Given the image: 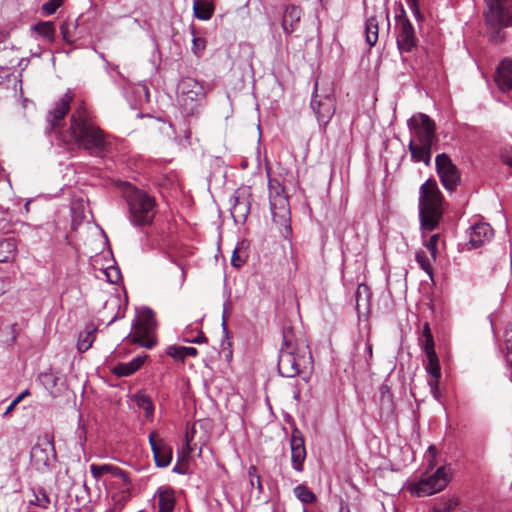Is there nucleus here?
I'll return each instance as SVG.
<instances>
[{
    "label": "nucleus",
    "instance_id": "obj_28",
    "mask_svg": "<svg viewBox=\"0 0 512 512\" xmlns=\"http://www.w3.org/2000/svg\"><path fill=\"white\" fill-rule=\"evenodd\" d=\"M378 34H379V23L376 17L371 16L367 18L365 22V38L366 43L372 47L374 46L378 41Z\"/></svg>",
    "mask_w": 512,
    "mask_h": 512
},
{
    "label": "nucleus",
    "instance_id": "obj_60",
    "mask_svg": "<svg viewBox=\"0 0 512 512\" xmlns=\"http://www.w3.org/2000/svg\"><path fill=\"white\" fill-rule=\"evenodd\" d=\"M191 342L200 344V343L207 342V338L204 336V334L201 333L196 338H194Z\"/></svg>",
    "mask_w": 512,
    "mask_h": 512
},
{
    "label": "nucleus",
    "instance_id": "obj_1",
    "mask_svg": "<svg viewBox=\"0 0 512 512\" xmlns=\"http://www.w3.org/2000/svg\"><path fill=\"white\" fill-rule=\"evenodd\" d=\"M70 93L55 103L47 115L48 129L55 133L58 144L68 151L83 149L91 156L103 157L109 147L105 133L97 126L84 104H80L72 113L70 124L63 123L70 109Z\"/></svg>",
    "mask_w": 512,
    "mask_h": 512
},
{
    "label": "nucleus",
    "instance_id": "obj_58",
    "mask_svg": "<svg viewBox=\"0 0 512 512\" xmlns=\"http://www.w3.org/2000/svg\"><path fill=\"white\" fill-rule=\"evenodd\" d=\"M17 405H18V404L13 400V401L9 404V406L6 408V410L4 411V413H3V415H2V416H3V417H8V416L11 414V412L15 409V407H16Z\"/></svg>",
    "mask_w": 512,
    "mask_h": 512
},
{
    "label": "nucleus",
    "instance_id": "obj_54",
    "mask_svg": "<svg viewBox=\"0 0 512 512\" xmlns=\"http://www.w3.org/2000/svg\"><path fill=\"white\" fill-rule=\"evenodd\" d=\"M110 467L112 469L109 470V474H112L114 476H119V477L125 479V472L123 470H121L119 467H117L115 465H111V464H110Z\"/></svg>",
    "mask_w": 512,
    "mask_h": 512
},
{
    "label": "nucleus",
    "instance_id": "obj_57",
    "mask_svg": "<svg viewBox=\"0 0 512 512\" xmlns=\"http://www.w3.org/2000/svg\"><path fill=\"white\" fill-rule=\"evenodd\" d=\"M452 509L451 503H445L434 508L435 512H448Z\"/></svg>",
    "mask_w": 512,
    "mask_h": 512
},
{
    "label": "nucleus",
    "instance_id": "obj_35",
    "mask_svg": "<svg viewBox=\"0 0 512 512\" xmlns=\"http://www.w3.org/2000/svg\"><path fill=\"white\" fill-rule=\"evenodd\" d=\"M356 306L359 308L361 306V303L363 302L365 306H368L369 304V288L365 284H359L356 290Z\"/></svg>",
    "mask_w": 512,
    "mask_h": 512
},
{
    "label": "nucleus",
    "instance_id": "obj_46",
    "mask_svg": "<svg viewBox=\"0 0 512 512\" xmlns=\"http://www.w3.org/2000/svg\"><path fill=\"white\" fill-rule=\"evenodd\" d=\"M439 234H433L426 242L425 246L430 251L432 257L435 259L438 251Z\"/></svg>",
    "mask_w": 512,
    "mask_h": 512
},
{
    "label": "nucleus",
    "instance_id": "obj_37",
    "mask_svg": "<svg viewBox=\"0 0 512 512\" xmlns=\"http://www.w3.org/2000/svg\"><path fill=\"white\" fill-rule=\"evenodd\" d=\"M30 504L47 509L50 504V498L44 490H40L39 494L34 493V499L30 500Z\"/></svg>",
    "mask_w": 512,
    "mask_h": 512
},
{
    "label": "nucleus",
    "instance_id": "obj_24",
    "mask_svg": "<svg viewBox=\"0 0 512 512\" xmlns=\"http://www.w3.org/2000/svg\"><path fill=\"white\" fill-rule=\"evenodd\" d=\"M97 328L94 324H88L85 326L84 331L80 332L77 342V349L79 352H86L93 344L95 340Z\"/></svg>",
    "mask_w": 512,
    "mask_h": 512
},
{
    "label": "nucleus",
    "instance_id": "obj_56",
    "mask_svg": "<svg viewBox=\"0 0 512 512\" xmlns=\"http://www.w3.org/2000/svg\"><path fill=\"white\" fill-rule=\"evenodd\" d=\"M420 337H433L432 335V332H431V329H430V326H429V323L428 322H425L423 324V330H422V334Z\"/></svg>",
    "mask_w": 512,
    "mask_h": 512
},
{
    "label": "nucleus",
    "instance_id": "obj_44",
    "mask_svg": "<svg viewBox=\"0 0 512 512\" xmlns=\"http://www.w3.org/2000/svg\"><path fill=\"white\" fill-rule=\"evenodd\" d=\"M248 476H249L251 487H254V480L257 481V490H258L259 493H262L263 492V486H262V483H261V478H260V476L257 473L256 466L252 465V466L249 467V469H248Z\"/></svg>",
    "mask_w": 512,
    "mask_h": 512
},
{
    "label": "nucleus",
    "instance_id": "obj_29",
    "mask_svg": "<svg viewBox=\"0 0 512 512\" xmlns=\"http://www.w3.org/2000/svg\"><path fill=\"white\" fill-rule=\"evenodd\" d=\"M213 5L206 0H194L193 12L196 18L200 20H209L213 14Z\"/></svg>",
    "mask_w": 512,
    "mask_h": 512
},
{
    "label": "nucleus",
    "instance_id": "obj_33",
    "mask_svg": "<svg viewBox=\"0 0 512 512\" xmlns=\"http://www.w3.org/2000/svg\"><path fill=\"white\" fill-rule=\"evenodd\" d=\"M130 93L133 94L135 98V103L141 105L143 103H147L149 101V90L148 87L144 84H135L131 89Z\"/></svg>",
    "mask_w": 512,
    "mask_h": 512
},
{
    "label": "nucleus",
    "instance_id": "obj_22",
    "mask_svg": "<svg viewBox=\"0 0 512 512\" xmlns=\"http://www.w3.org/2000/svg\"><path fill=\"white\" fill-rule=\"evenodd\" d=\"M54 447L52 442L45 440L42 443H37L31 450V457L37 464L47 466L50 458L53 455Z\"/></svg>",
    "mask_w": 512,
    "mask_h": 512
},
{
    "label": "nucleus",
    "instance_id": "obj_20",
    "mask_svg": "<svg viewBox=\"0 0 512 512\" xmlns=\"http://www.w3.org/2000/svg\"><path fill=\"white\" fill-rule=\"evenodd\" d=\"M149 442L153 451L156 466L161 468L167 467L172 460V448L161 441L156 442L154 440V433L149 435Z\"/></svg>",
    "mask_w": 512,
    "mask_h": 512
},
{
    "label": "nucleus",
    "instance_id": "obj_47",
    "mask_svg": "<svg viewBox=\"0 0 512 512\" xmlns=\"http://www.w3.org/2000/svg\"><path fill=\"white\" fill-rule=\"evenodd\" d=\"M436 448L434 445H430L426 451L425 459L427 462V466L430 469H433L436 466Z\"/></svg>",
    "mask_w": 512,
    "mask_h": 512
},
{
    "label": "nucleus",
    "instance_id": "obj_59",
    "mask_svg": "<svg viewBox=\"0 0 512 512\" xmlns=\"http://www.w3.org/2000/svg\"><path fill=\"white\" fill-rule=\"evenodd\" d=\"M30 394L29 390L26 389L22 393H20L17 397H15L14 401L19 404L26 396Z\"/></svg>",
    "mask_w": 512,
    "mask_h": 512
},
{
    "label": "nucleus",
    "instance_id": "obj_7",
    "mask_svg": "<svg viewBox=\"0 0 512 512\" xmlns=\"http://www.w3.org/2000/svg\"><path fill=\"white\" fill-rule=\"evenodd\" d=\"M268 191L273 221L291 230V227L287 225L290 221V206L284 186L278 179L269 178Z\"/></svg>",
    "mask_w": 512,
    "mask_h": 512
},
{
    "label": "nucleus",
    "instance_id": "obj_27",
    "mask_svg": "<svg viewBox=\"0 0 512 512\" xmlns=\"http://www.w3.org/2000/svg\"><path fill=\"white\" fill-rule=\"evenodd\" d=\"M194 433H195V427L194 426L192 427L191 431H187L186 432V444L182 448L181 455L178 458V462L176 463V465L172 469V471L174 473H177V474H186L187 473L186 467L183 464H181L180 461L182 459H184L185 457H187L192 452V448L190 446V442L193 440V434Z\"/></svg>",
    "mask_w": 512,
    "mask_h": 512
},
{
    "label": "nucleus",
    "instance_id": "obj_16",
    "mask_svg": "<svg viewBox=\"0 0 512 512\" xmlns=\"http://www.w3.org/2000/svg\"><path fill=\"white\" fill-rule=\"evenodd\" d=\"M290 446L292 467L295 471L302 472L306 459V448L302 434L298 429L292 431Z\"/></svg>",
    "mask_w": 512,
    "mask_h": 512
},
{
    "label": "nucleus",
    "instance_id": "obj_52",
    "mask_svg": "<svg viewBox=\"0 0 512 512\" xmlns=\"http://www.w3.org/2000/svg\"><path fill=\"white\" fill-rule=\"evenodd\" d=\"M182 351H183V354H184V359L186 357H195L198 354V350L196 348H194V347H184L183 346Z\"/></svg>",
    "mask_w": 512,
    "mask_h": 512
},
{
    "label": "nucleus",
    "instance_id": "obj_17",
    "mask_svg": "<svg viewBox=\"0 0 512 512\" xmlns=\"http://www.w3.org/2000/svg\"><path fill=\"white\" fill-rule=\"evenodd\" d=\"M427 360L424 362L426 372L429 374L427 380L431 393L435 399L440 398L439 379L441 377V368L437 354L426 355Z\"/></svg>",
    "mask_w": 512,
    "mask_h": 512
},
{
    "label": "nucleus",
    "instance_id": "obj_23",
    "mask_svg": "<svg viewBox=\"0 0 512 512\" xmlns=\"http://www.w3.org/2000/svg\"><path fill=\"white\" fill-rule=\"evenodd\" d=\"M408 148L411 153V158L414 162H423L427 166L430 165L432 147L425 146L419 143L417 144L414 140H410Z\"/></svg>",
    "mask_w": 512,
    "mask_h": 512
},
{
    "label": "nucleus",
    "instance_id": "obj_34",
    "mask_svg": "<svg viewBox=\"0 0 512 512\" xmlns=\"http://www.w3.org/2000/svg\"><path fill=\"white\" fill-rule=\"evenodd\" d=\"M39 379H40L41 383L44 385V387L50 393L54 392V389L57 386L58 377L52 370L41 373L39 375Z\"/></svg>",
    "mask_w": 512,
    "mask_h": 512
},
{
    "label": "nucleus",
    "instance_id": "obj_62",
    "mask_svg": "<svg viewBox=\"0 0 512 512\" xmlns=\"http://www.w3.org/2000/svg\"><path fill=\"white\" fill-rule=\"evenodd\" d=\"M380 392H381L382 396L384 397L385 394L389 393L388 386L387 385H381Z\"/></svg>",
    "mask_w": 512,
    "mask_h": 512
},
{
    "label": "nucleus",
    "instance_id": "obj_61",
    "mask_svg": "<svg viewBox=\"0 0 512 512\" xmlns=\"http://www.w3.org/2000/svg\"><path fill=\"white\" fill-rule=\"evenodd\" d=\"M125 317V310H121L119 309L116 316H114L108 324H111L112 322H114L117 318H124Z\"/></svg>",
    "mask_w": 512,
    "mask_h": 512
},
{
    "label": "nucleus",
    "instance_id": "obj_40",
    "mask_svg": "<svg viewBox=\"0 0 512 512\" xmlns=\"http://www.w3.org/2000/svg\"><path fill=\"white\" fill-rule=\"evenodd\" d=\"M148 355L144 352L137 354L130 360V374L138 371L147 360Z\"/></svg>",
    "mask_w": 512,
    "mask_h": 512
},
{
    "label": "nucleus",
    "instance_id": "obj_3",
    "mask_svg": "<svg viewBox=\"0 0 512 512\" xmlns=\"http://www.w3.org/2000/svg\"><path fill=\"white\" fill-rule=\"evenodd\" d=\"M442 194L435 180H426L419 189V217L421 228L432 231L442 217Z\"/></svg>",
    "mask_w": 512,
    "mask_h": 512
},
{
    "label": "nucleus",
    "instance_id": "obj_14",
    "mask_svg": "<svg viewBox=\"0 0 512 512\" xmlns=\"http://www.w3.org/2000/svg\"><path fill=\"white\" fill-rule=\"evenodd\" d=\"M249 188L237 189L231 198L230 213L236 223H244L250 213Z\"/></svg>",
    "mask_w": 512,
    "mask_h": 512
},
{
    "label": "nucleus",
    "instance_id": "obj_32",
    "mask_svg": "<svg viewBox=\"0 0 512 512\" xmlns=\"http://www.w3.org/2000/svg\"><path fill=\"white\" fill-rule=\"evenodd\" d=\"M293 492L303 504H310L316 500V495L304 484L297 485Z\"/></svg>",
    "mask_w": 512,
    "mask_h": 512
},
{
    "label": "nucleus",
    "instance_id": "obj_31",
    "mask_svg": "<svg viewBox=\"0 0 512 512\" xmlns=\"http://www.w3.org/2000/svg\"><path fill=\"white\" fill-rule=\"evenodd\" d=\"M32 30L49 41L55 38V27L51 21L39 22L32 27Z\"/></svg>",
    "mask_w": 512,
    "mask_h": 512
},
{
    "label": "nucleus",
    "instance_id": "obj_50",
    "mask_svg": "<svg viewBox=\"0 0 512 512\" xmlns=\"http://www.w3.org/2000/svg\"><path fill=\"white\" fill-rule=\"evenodd\" d=\"M111 371L117 377L128 376V364L119 363L111 368Z\"/></svg>",
    "mask_w": 512,
    "mask_h": 512
},
{
    "label": "nucleus",
    "instance_id": "obj_30",
    "mask_svg": "<svg viewBox=\"0 0 512 512\" xmlns=\"http://www.w3.org/2000/svg\"><path fill=\"white\" fill-rule=\"evenodd\" d=\"M175 506L174 494L171 490L159 492L158 496V512H172Z\"/></svg>",
    "mask_w": 512,
    "mask_h": 512
},
{
    "label": "nucleus",
    "instance_id": "obj_21",
    "mask_svg": "<svg viewBox=\"0 0 512 512\" xmlns=\"http://www.w3.org/2000/svg\"><path fill=\"white\" fill-rule=\"evenodd\" d=\"M355 359H354V362L359 364V365H365V366H370V362L372 360V357H373V352H372V344L370 343L369 341V338L366 337H360L356 342H355Z\"/></svg>",
    "mask_w": 512,
    "mask_h": 512
},
{
    "label": "nucleus",
    "instance_id": "obj_12",
    "mask_svg": "<svg viewBox=\"0 0 512 512\" xmlns=\"http://www.w3.org/2000/svg\"><path fill=\"white\" fill-rule=\"evenodd\" d=\"M397 46L401 52H411L417 45L415 30L402 7L396 15Z\"/></svg>",
    "mask_w": 512,
    "mask_h": 512
},
{
    "label": "nucleus",
    "instance_id": "obj_8",
    "mask_svg": "<svg viewBox=\"0 0 512 512\" xmlns=\"http://www.w3.org/2000/svg\"><path fill=\"white\" fill-rule=\"evenodd\" d=\"M311 109L320 125L326 126L335 113V98L330 87H320L316 82L312 94Z\"/></svg>",
    "mask_w": 512,
    "mask_h": 512
},
{
    "label": "nucleus",
    "instance_id": "obj_25",
    "mask_svg": "<svg viewBox=\"0 0 512 512\" xmlns=\"http://www.w3.org/2000/svg\"><path fill=\"white\" fill-rule=\"evenodd\" d=\"M17 249L16 240L12 237L0 240V263L10 262L14 259Z\"/></svg>",
    "mask_w": 512,
    "mask_h": 512
},
{
    "label": "nucleus",
    "instance_id": "obj_45",
    "mask_svg": "<svg viewBox=\"0 0 512 512\" xmlns=\"http://www.w3.org/2000/svg\"><path fill=\"white\" fill-rule=\"evenodd\" d=\"M71 28H75L73 21H66L60 26L61 34L66 42H72L74 40V36L70 31Z\"/></svg>",
    "mask_w": 512,
    "mask_h": 512
},
{
    "label": "nucleus",
    "instance_id": "obj_13",
    "mask_svg": "<svg viewBox=\"0 0 512 512\" xmlns=\"http://www.w3.org/2000/svg\"><path fill=\"white\" fill-rule=\"evenodd\" d=\"M408 125L410 129L414 130L416 139L419 144L432 147L436 139L435 122L426 114H418L413 116Z\"/></svg>",
    "mask_w": 512,
    "mask_h": 512
},
{
    "label": "nucleus",
    "instance_id": "obj_4",
    "mask_svg": "<svg viewBox=\"0 0 512 512\" xmlns=\"http://www.w3.org/2000/svg\"><path fill=\"white\" fill-rule=\"evenodd\" d=\"M135 317L130 327V345L152 349L156 345L157 321L154 311L147 306H136Z\"/></svg>",
    "mask_w": 512,
    "mask_h": 512
},
{
    "label": "nucleus",
    "instance_id": "obj_43",
    "mask_svg": "<svg viewBox=\"0 0 512 512\" xmlns=\"http://www.w3.org/2000/svg\"><path fill=\"white\" fill-rule=\"evenodd\" d=\"M110 469H112L110 467V464H103V465L92 464V465H90V472L95 480H99L100 477L104 474H109Z\"/></svg>",
    "mask_w": 512,
    "mask_h": 512
},
{
    "label": "nucleus",
    "instance_id": "obj_19",
    "mask_svg": "<svg viewBox=\"0 0 512 512\" xmlns=\"http://www.w3.org/2000/svg\"><path fill=\"white\" fill-rule=\"evenodd\" d=\"M495 83L502 92L512 91V59H503L496 68Z\"/></svg>",
    "mask_w": 512,
    "mask_h": 512
},
{
    "label": "nucleus",
    "instance_id": "obj_2",
    "mask_svg": "<svg viewBox=\"0 0 512 512\" xmlns=\"http://www.w3.org/2000/svg\"><path fill=\"white\" fill-rule=\"evenodd\" d=\"M312 364L309 347L294 340L292 329L283 330V343L279 352L278 371L283 377L292 378Z\"/></svg>",
    "mask_w": 512,
    "mask_h": 512
},
{
    "label": "nucleus",
    "instance_id": "obj_15",
    "mask_svg": "<svg viewBox=\"0 0 512 512\" xmlns=\"http://www.w3.org/2000/svg\"><path fill=\"white\" fill-rule=\"evenodd\" d=\"M494 236L493 228L484 222L471 225L467 230L468 245L471 249L479 248L490 242Z\"/></svg>",
    "mask_w": 512,
    "mask_h": 512
},
{
    "label": "nucleus",
    "instance_id": "obj_49",
    "mask_svg": "<svg viewBox=\"0 0 512 512\" xmlns=\"http://www.w3.org/2000/svg\"><path fill=\"white\" fill-rule=\"evenodd\" d=\"M183 346H169L167 349V354L171 356L174 359L184 360V354H183Z\"/></svg>",
    "mask_w": 512,
    "mask_h": 512
},
{
    "label": "nucleus",
    "instance_id": "obj_51",
    "mask_svg": "<svg viewBox=\"0 0 512 512\" xmlns=\"http://www.w3.org/2000/svg\"><path fill=\"white\" fill-rule=\"evenodd\" d=\"M407 5L410 8V10L412 11L414 17L418 21H421L423 19V16H422V14L420 12L417 0H407Z\"/></svg>",
    "mask_w": 512,
    "mask_h": 512
},
{
    "label": "nucleus",
    "instance_id": "obj_18",
    "mask_svg": "<svg viewBox=\"0 0 512 512\" xmlns=\"http://www.w3.org/2000/svg\"><path fill=\"white\" fill-rule=\"evenodd\" d=\"M303 16V9L294 4H288L284 7L281 19V27L284 33L290 35L295 32L300 25Z\"/></svg>",
    "mask_w": 512,
    "mask_h": 512
},
{
    "label": "nucleus",
    "instance_id": "obj_10",
    "mask_svg": "<svg viewBox=\"0 0 512 512\" xmlns=\"http://www.w3.org/2000/svg\"><path fill=\"white\" fill-rule=\"evenodd\" d=\"M488 10L485 13L487 25L500 29L512 23V0H486Z\"/></svg>",
    "mask_w": 512,
    "mask_h": 512
},
{
    "label": "nucleus",
    "instance_id": "obj_26",
    "mask_svg": "<svg viewBox=\"0 0 512 512\" xmlns=\"http://www.w3.org/2000/svg\"><path fill=\"white\" fill-rule=\"evenodd\" d=\"M132 400L135 401L138 408L144 410L145 417L148 420H152L154 415V404L151 400V397L144 391H139L133 396Z\"/></svg>",
    "mask_w": 512,
    "mask_h": 512
},
{
    "label": "nucleus",
    "instance_id": "obj_11",
    "mask_svg": "<svg viewBox=\"0 0 512 512\" xmlns=\"http://www.w3.org/2000/svg\"><path fill=\"white\" fill-rule=\"evenodd\" d=\"M435 164L443 187L450 192L454 191L460 183V173L456 165L445 153L436 156Z\"/></svg>",
    "mask_w": 512,
    "mask_h": 512
},
{
    "label": "nucleus",
    "instance_id": "obj_64",
    "mask_svg": "<svg viewBox=\"0 0 512 512\" xmlns=\"http://www.w3.org/2000/svg\"><path fill=\"white\" fill-rule=\"evenodd\" d=\"M5 292V284L2 279H0V295Z\"/></svg>",
    "mask_w": 512,
    "mask_h": 512
},
{
    "label": "nucleus",
    "instance_id": "obj_42",
    "mask_svg": "<svg viewBox=\"0 0 512 512\" xmlns=\"http://www.w3.org/2000/svg\"><path fill=\"white\" fill-rule=\"evenodd\" d=\"M419 344L426 355L436 353L433 337H419Z\"/></svg>",
    "mask_w": 512,
    "mask_h": 512
},
{
    "label": "nucleus",
    "instance_id": "obj_36",
    "mask_svg": "<svg viewBox=\"0 0 512 512\" xmlns=\"http://www.w3.org/2000/svg\"><path fill=\"white\" fill-rule=\"evenodd\" d=\"M416 262L419 266L430 276L432 277V268L430 264V260L427 254L424 251H418L415 255Z\"/></svg>",
    "mask_w": 512,
    "mask_h": 512
},
{
    "label": "nucleus",
    "instance_id": "obj_48",
    "mask_svg": "<svg viewBox=\"0 0 512 512\" xmlns=\"http://www.w3.org/2000/svg\"><path fill=\"white\" fill-rule=\"evenodd\" d=\"M506 348V359L507 362L512 366V322L509 324V329L506 332Z\"/></svg>",
    "mask_w": 512,
    "mask_h": 512
},
{
    "label": "nucleus",
    "instance_id": "obj_41",
    "mask_svg": "<svg viewBox=\"0 0 512 512\" xmlns=\"http://www.w3.org/2000/svg\"><path fill=\"white\" fill-rule=\"evenodd\" d=\"M64 0H48L42 5V12L44 15H52L62 5Z\"/></svg>",
    "mask_w": 512,
    "mask_h": 512
},
{
    "label": "nucleus",
    "instance_id": "obj_38",
    "mask_svg": "<svg viewBox=\"0 0 512 512\" xmlns=\"http://www.w3.org/2000/svg\"><path fill=\"white\" fill-rule=\"evenodd\" d=\"M247 259V254L240 247H236L232 253L231 264L236 268H240L244 265Z\"/></svg>",
    "mask_w": 512,
    "mask_h": 512
},
{
    "label": "nucleus",
    "instance_id": "obj_39",
    "mask_svg": "<svg viewBox=\"0 0 512 512\" xmlns=\"http://www.w3.org/2000/svg\"><path fill=\"white\" fill-rule=\"evenodd\" d=\"M192 35V51L199 57L206 48V40L202 37H197L194 29H192Z\"/></svg>",
    "mask_w": 512,
    "mask_h": 512
},
{
    "label": "nucleus",
    "instance_id": "obj_63",
    "mask_svg": "<svg viewBox=\"0 0 512 512\" xmlns=\"http://www.w3.org/2000/svg\"><path fill=\"white\" fill-rule=\"evenodd\" d=\"M222 326H223V330L226 331L227 330V320H226L225 313L223 314V317H222Z\"/></svg>",
    "mask_w": 512,
    "mask_h": 512
},
{
    "label": "nucleus",
    "instance_id": "obj_6",
    "mask_svg": "<svg viewBox=\"0 0 512 512\" xmlns=\"http://www.w3.org/2000/svg\"><path fill=\"white\" fill-rule=\"evenodd\" d=\"M206 90L201 82L184 77L177 85V101L181 112L185 116H193L206 100Z\"/></svg>",
    "mask_w": 512,
    "mask_h": 512
},
{
    "label": "nucleus",
    "instance_id": "obj_53",
    "mask_svg": "<svg viewBox=\"0 0 512 512\" xmlns=\"http://www.w3.org/2000/svg\"><path fill=\"white\" fill-rule=\"evenodd\" d=\"M504 164L512 168V151H507L501 155Z\"/></svg>",
    "mask_w": 512,
    "mask_h": 512
},
{
    "label": "nucleus",
    "instance_id": "obj_5",
    "mask_svg": "<svg viewBox=\"0 0 512 512\" xmlns=\"http://www.w3.org/2000/svg\"><path fill=\"white\" fill-rule=\"evenodd\" d=\"M155 214V198L147 190L130 183V222L135 226H148Z\"/></svg>",
    "mask_w": 512,
    "mask_h": 512
},
{
    "label": "nucleus",
    "instance_id": "obj_9",
    "mask_svg": "<svg viewBox=\"0 0 512 512\" xmlns=\"http://www.w3.org/2000/svg\"><path fill=\"white\" fill-rule=\"evenodd\" d=\"M450 474L445 466H440L436 471L427 477L421 478L413 484L410 491L417 497L429 496L442 491L448 484Z\"/></svg>",
    "mask_w": 512,
    "mask_h": 512
},
{
    "label": "nucleus",
    "instance_id": "obj_55",
    "mask_svg": "<svg viewBox=\"0 0 512 512\" xmlns=\"http://www.w3.org/2000/svg\"><path fill=\"white\" fill-rule=\"evenodd\" d=\"M106 275H107L109 281L112 282V283L116 282L118 280V277H119V273H118L117 269H112L111 271H107Z\"/></svg>",
    "mask_w": 512,
    "mask_h": 512
}]
</instances>
